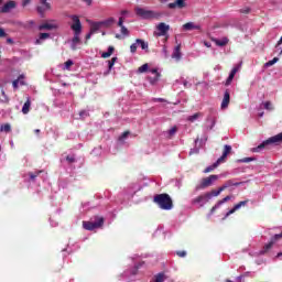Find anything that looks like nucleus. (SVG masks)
Instances as JSON below:
<instances>
[{
	"label": "nucleus",
	"instance_id": "obj_1",
	"mask_svg": "<svg viewBox=\"0 0 282 282\" xmlns=\"http://www.w3.org/2000/svg\"><path fill=\"white\" fill-rule=\"evenodd\" d=\"M73 23L70 24V30L74 33L73 39L70 40V50L76 52L78 50V45H80V34H83V23L80 22V18L78 15H69Z\"/></svg>",
	"mask_w": 282,
	"mask_h": 282
},
{
	"label": "nucleus",
	"instance_id": "obj_2",
	"mask_svg": "<svg viewBox=\"0 0 282 282\" xmlns=\"http://www.w3.org/2000/svg\"><path fill=\"white\" fill-rule=\"evenodd\" d=\"M154 204H158L162 210L173 209V199L169 194H158L154 196Z\"/></svg>",
	"mask_w": 282,
	"mask_h": 282
},
{
	"label": "nucleus",
	"instance_id": "obj_3",
	"mask_svg": "<svg viewBox=\"0 0 282 282\" xmlns=\"http://www.w3.org/2000/svg\"><path fill=\"white\" fill-rule=\"evenodd\" d=\"M279 142H282V132L262 141L258 147L252 148L251 153H261L265 147H270V144H279Z\"/></svg>",
	"mask_w": 282,
	"mask_h": 282
},
{
	"label": "nucleus",
	"instance_id": "obj_4",
	"mask_svg": "<svg viewBox=\"0 0 282 282\" xmlns=\"http://www.w3.org/2000/svg\"><path fill=\"white\" fill-rule=\"evenodd\" d=\"M213 197H218L217 195H215V189H213L212 192L202 194L195 197L194 199H192V206H198V208H202L206 206V204H208V202H210Z\"/></svg>",
	"mask_w": 282,
	"mask_h": 282
},
{
	"label": "nucleus",
	"instance_id": "obj_5",
	"mask_svg": "<svg viewBox=\"0 0 282 282\" xmlns=\"http://www.w3.org/2000/svg\"><path fill=\"white\" fill-rule=\"evenodd\" d=\"M135 14L137 17H140V19L144 20L158 19V17H160V14L155 13V11L140 7L135 8Z\"/></svg>",
	"mask_w": 282,
	"mask_h": 282
},
{
	"label": "nucleus",
	"instance_id": "obj_6",
	"mask_svg": "<svg viewBox=\"0 0 282 282\" xmlns=\"http://www.w3.org/2000/svg\"><path fill=\"white\" fill-rule=\"evenodd\" d=\"M219 180V175L212 174L208 177H205L200 181V184L196 185L195 191H204V188H208V186H213L215 182Z\"/></svg>",
	"mask_w": 282,
	"mask_h": 282
},
{
	"label": "nucleus",
	"instance_id": "obj_7",
	"mask_svg": "<svg viewBox=\"0 0 282 282\" xmlns=\"http://www.w3.org/2000/svg\"><path fill=\"white\" fill-rule=\"evenodd\" d=\"M104 224H105V218L96 217L95 220L84 221L83 228L85 230H96L97 228H102Z\"/></svg>",
	"mask_w": 282,
	"mask_h": 282
},
{
	"label": "nucleus",
	"instance_id": "obj_8",
	"mask_svg": "<svg viewBox=\"0 0 282 282\" xmlns=\"http://www.w3.org/2000/svg\"><path fill=\"white\" fill-rule=\"evenodd\" d=\"M208 140V137H204L199 140V138H196L194 143L195 147L193 149L189 150V155H197V153H199V149H202V144H206Z\"/></svg>",
	"mask_w": 282,
	"mask_h": 282
},
{
	"label": "nucleus",
	"instance_id": "obj_9",
	"mask_svg": "<svg viewBox=\"0 0 282 282\" xmlns=\"http://www.w3.org/2000/svg\"><path fill=\"white\" fill-rule=\"evenodd\" d=\"M230 186H241V182H235L232 180L227 181L223 186H220L218 189H214L215 194L219 197V195H221V193H224V191H226V188H230Z\"/></svg>",
	"mask_w": 282,
	"mask_h": 282
},
{
	"label": "nucleus",
	"instance_id": "obj_10",
	"mask_svg": "<svg viewBox=\"0 0 282 282\" xmlns=\"http://www.w3.org/2000/svg\"><path fill=\"white\" fill-rule=\"evenodd\" d=\"M118 26L121 28L120 33L116 34V39H124L127 36H129V29H127V26H124V18H119L118 21Z\"/></svg>",
	"mask_w": 282,
	"mask_h": 282
},
{
	"label": "nucleus",
	"instance_id": "obj_11",
	"mask_svg": "<svg viewBox=\"0 0 282 282\" xmlns=\"http://www.w3.org/2000/svg\"><path fill=\"white\" fill-rule=\"evenodd\" d=\"M156 30H158V32L155 33L156 36H166V34H169V30H171V25L164 22H160L156 25Z\"/></svg>",
	"mask_w": 282,
	"mask_h": 282
},
{
	"label": "nucleus",
	"instance_id": "obj_12",
	"mask_svg": "<svg viewBox=\"0 0 282 282\" xmlns=\"http://www.w3.org/2000/svg\"><path fill=\"white\" fill-rule=\"evenodd\" d=\"M141 265H144V262H140L138 265H134L132 269L124 271L123 276L126 279H129L130 281H133V276L138 274V270H140Z\"/></svg>",
	"mask_w": 282,
	"mask_h": 282
},
{
	"label": "nucleus",
	"instance_id": "obj_13",
	"mask_svg": "<svg viewBox=\"0 0 282 282\" xmlns=\"http://www.w3.org/2000/svg\"><path fill=\"white\" fill-rule=\"evenodd\" d=\"M37 30H40V31H43V30H48V31L50 30H58V23L55 22V20H51L48 22H44V23L40 24L37 26Z\"/></svg>",
	"mask_w": 282,
	"mask_h": 282
},
{
	"label": "nucleus",
	"instance_id": "obj_14",
	"mask_svg": "<svg viewBox=\"0 0 282 282\" xmlns=\"http://www.w3.org/2000/svg\"><path fill=\"white\" fill-rule=\"evenodd\" d=\"M279 239H282V232L281 234H275L269 243H267L263 248V250L261 251V254H265V252H268V250H270L272 248V246H274V243H276V241H279Z\"/></svg>",
	"mask_w": 282,
	"mask_h": 282
},
{
	"label": "nucleus",
	"instance_id": "obj_15",
	"mask_svg": "<svg viewBox=\"0 0 282 282\" xmlns=\"http://www.w3.org/2000/svg\"><path fill=\"white\" fill-rule=\"evenodd\" d=\"M14 8H17V2L14 0H9L1 7L0 14H8V12L14 10Z\"/></svg>",
	"mask_w": 282,
	"mask_h": 282
},
{
	"label": "nucleus",
	"instance_id": "obj_16",
	"mask_svg": "<svg viewBox=\"0 0 282 282\" xmlns=\"http://www.w3.org/2000/svg\"><path fill=\"white\" fill-rule=\"evenodd\" d=\"M246 204H248V200H241L240 203L236 204L234 206V208H231L226 215H225V219H228V217H230V215L237 213V210H239V208H241L242 206H246Z\"/></svg>",
	"mask_w": 282,
	"mask_h": 282
},
{
	"label": "nucleus",
	"instance_id": "obj_17",
	"mask_svg": "<svg viewBox=\"0 0 282 282\" xmlns=\"http://www.w3.org/2000/svg\"><path fill=\"white\" fill-rule=\"evenodd\" d=\"M239 69H240V66H239V65H236V66L231 69V72H230V74H229V76H228V78H227V80H226V83H225L226 87H228V85H230V84L232 83V80L235 79V76H236L237 72H239Z\"/></svg>",
	"mask_w": 282,
	"mask_h": 282
},
{
	"label": "nucleus",
	"instance_id": "obj_18",
	"mask_svg": "<svg viewBox=\"0 0 282 282\" xmlns=\"http://www.w3.org/2000/svg\"><path fill=\"white\" fill-rule=\"evenodd\" d=\"M182 28L185 32H191L193 30H200L202 29V26H199V24H195V22H187V23L183 24Z\"/></svg>",
	"mask_w": 282,
	"mask_h": 282
},
{
	"label": "nucleus",
	"instance_id": "obj_19",
	"mask_svg": "<svg viewBox=\"0 0 282 282\" xmlns=\"http://www.w3.org/2000/svg\"><path fill=\"white\" fill-rule=\"evenodd\" d=\"M230 199H232L231 196H226L225 198L218 200L214 207L210 210V214L213 215V213H215V210H217V208H219L220 206H224V204H226V202H230Z\"/></svg>",
	"mask_w": 282,
	"mask_h": 282
},
{
	"label": "nucleus",
	"instance_id": "obj_20",
	"mask_svg": "<svg viewBox=\"0 0 282 282\" xmlns=\"http://www.w3.org/2000/svg\"><path fill=\"white\" fill-rule=\"evenodd\" d=\"M230 151H232V147L229 144H226L224 147V152H223L221 156L218 158V162H220V163L224 162V160H226V158H228Z\"/></svg>",
	"mask_w": 282,
	"mask_h": 282
},
{
	"label": "nucleus",
	"instance_id": "obj_21",
	"mask_svg": "<svg viewBox=\"0 0 282 282\" xmlns=\"http://www.w3.org/2000/svg\"><path fill=\"white\" fill-rule=\"evenodd\" d=\"M228 105H230V93L226 90L220 107L221 109H228Z\"/></svg>",
	"mask_w": 282,
	"mask_h": 282
},
{
	"label": "nucleus",
	"instance_id": "obj_22",
	"mask_svg": "<svg viewBox=\"0 0 282 282\" xmlns=\"http://www.w3.org/2000/svg\"><path fill=\"white\" fill-rule=\"evenodd\" d=\"M169 8H170L171 10H173V9H175V8H180V9L186 8V1H185V0H176L175 2H171V3L169 4Z\"/></svg>",
	"mask_w": 282,
	"mask_h": 282
},
{
	"label": "nucleus",
	"instance_id": "obj_23",
	"mask_svg": "<svg viewBox=\"0 0 282 282\" xmlns=\"http://www.w3.org/2000/svg\"><path fill=\"white\" fill-rule=\"evenodd\" d=\"M180 50H182V44L174 47L172 58H175V61H180L182 58V52Z\"/></svg>",
	"mask_w": 282,
	"mask_h": 282
},
{
	"label": "nucleus",
	"instance_id": "obj_24",
	"mask_svg": "<svg viewBox=\"0 0 282 282\" xmlns=\"http://www.w3.org/2000/svg\"><path fill=\"white\" fill-rule=\"evenodd\" d=\"M228 37H221V39H214L213 42L215 43V45H217L218 47H226V45H228Z\"/></svg>",
	"mask_w": 282,
	"mask_h": 282
},
{
	"label": "nucleus",
	"instance_id": "obj_25",
	"mask_svg": "<svg viewBox=\"0 0 282 282\" xmlns=\"http://www.w3.org/2000/svg\"><path fill=\"white\" fill-rule=\"evenodd\" d=\"M50 36V33H40L39 39L35 40V45H41L43 41H47Z\"/></svg>",
	"mask_w": 282,
	"mask_h": 282
},
{
	"label": "nucleus",
	"instance_id": "obj_26",
	"mask_svg": "<svg viewBox=\"0 0 282 282\" xmlns=\"http://www.w3.org/2000/svg\"><path fill=\"white\" fill-rule=\"evenodd\" d=\"M30 107H32V101L29 97L22 107V113H24V116H28V113H30Z\"/></svg>",
	"mask_w": 282,
	"mask_h": 282
},
{
	"label": "nucleus",
	"instance_id": "obj_27",
	"mask_svg": "<svg viewBox=\"0 0 282 282\" xmlns=\"http://www.w3.org/2000/svg\"><path fill=\"white\" fill-rule=\"evenodd\" d=\"M137 43H139V47H141V50H143L144 52H149V42L142 39H137Z\"/></svg>",
	"mask_w": 282,
	"mask_h": 282
},
{
	"label": "nucleus",
	"instance_id": "obj_28",
	"mask_svg": "<svg viewBox=\"0 0 282 282\" xmlns=\"http://www.w3.org/2000/svg\"><path fill=\"white\" fill-rule=\"evenodd\" d=\"M220 164H221V161L217 160L214 164L207 166L204 170V173H210V172L215 171V169H217V166H219Z\"/></svg>",
	"mask_w": 282,
	"mask_h": 282
},
{
	"label": "nucleus",
	"instance_id": "obj_29",
	"mask_svg": "<svg viewBox=\"0 0 282 282\" xmlns=\"http://www.w3.org/2000/svg\"><path fill=\"white\" fill-rule=\"evenodd\" d=\"M100 28H102V22H94L90 26L91 34H96Z\"/></svg>",
	"mask_w": 282,
	"mask_h": 282
},
{
	"label": "nucleus",
	"instance_id": "obj_30",
	"mask_svg": "<svg viewBox=\"0 0 282 282\" xmlns=\"http://www.w3.org/2000/svg\"><path fill=\"white\" fill-rule=\"evenodd\" d=\"M113 46H109L107 52H104L101 54V58H109V56H111V54H113Z\"/></svg>",
	"mask_w": 282,
	"mask_h": 282
},
{
	"label": "nucleus",
	"instance_id": "obj_31",
	"mask_svg": "<svg viewBox=\"0 0 282 282\" xmlns=\"http://www.w3.org/2000/svg\"><path fill=\"white\" fill-rule=\"evenodd\" d=\"M0 131H4V133H10L12 131V126H10V123H4L0 127Z\"/></svg>",
	"mask_w": 282,
	"mask_h": 282
},
{
	"label": "nucleus",
	"instance_id": "obj_32",
	"mask_svg": "<svg viewBox=\"0 0 282 282\" xmlns=\"http://www.w3.org/2000/svg\"><path fill=\"white\" fill-rule=\"evenodd\" d=\"M199 118H202V113L200 112H196V113L189 116L187 118V120H188V122H195V120H198Z\"/></svg>",
	"mask_w": 282,
	"mask_h": 282
},
{
	"label": "nucleus",
	"instance_id": "obj_33",
	"mask_svg": "<svg viewBox=\"0 0 282 282\" xmlns=\"http://www.w3.org/2000/svg\"><path fill=\"white\" fill-rule=\"evenodd\" d=\"M41 173H43V171H36L35 173L30 172L29 173L30 181L34 182V180H36V177H39V175H41Z\"/></svg>",
	"mask_w": 282,
	"mask_h": 282
},
{
	"label": "nucleus",
	"instance_id": "obj_34",
	"mask_svg": "<svg viewBox=\"0 0 282 282\" xmlns=\"http://www.w3.org/2000/svg\"><path fill=\"white\" fill-rule=\"evenodd\" d=\"M138 47H139V43H138V40H135V42L130 45V53L135 54V52H138Z\"/></svg>",
	"mask_w": 282,
	"mask_h": 282
},
{
	"label": "nucleus",
	"instance_id": "obj_35",
	"mask_svg": "<svg viewBox=\"0 0 282 282\" xmlns=\"http://www.w3.org/2000/svg\"><path fill=\"white\" fill-rule=\"evenodd\" d=\"M41 6L44 7L45 10H52V4H50V2H47V0H39Z\"/></svg>",
	"mask_w": 282,
	"mask_h": 282
},
{
	"label": "nucleus",
	"instance_id": "obj_36",
	"mask_svg": "<svg viewBox=\"0 0 282 282\" xmlns=\"http://www.w3.org/2000/svg\"><path fill=\"white\" fill-rule=\"evenodd\" d=\"M275 63H279V57H274L273 59L267 62L264 67H272V65H275Z\"/></svg>",
	"mask_w": 282,
	"mask_h": 282
},
{
	"label": "nucleus",
	"instance_id": "obj_37",
	"mask_svg": "<svg viewBox=\"0 0 282 282\" xmlns=\"http://www.w3.org/2000/svg\"><path fill=\"white\" fill-rule=\"evenodd\" d=\"M144 72H149V64H143L141 67L138 68L139 74H144Z\"/></svg>",
	"mask_w": 282,
	"mask_h": 282
},
{
	"label": "nucleus",
	"instance_id": "obj_38",
	"mask_svg": "<svg viewBox=\"0 0 282 282\" xmlns=\"http://www.w3.org/2000/svg\"><path fill=\"white\" fill-rule=\"evenodd\" d=\"M148 80L150 82L151 85H155V83H158V80H160V76L158 75H153V77H148Z\"/></svg>",
	"mask_w": 282,
	"mask_h": 282
},
{
	"label": "nucleus",
	"instance_id": "obj_39",
	"mask_svg": "<svg viewBox=\"0 0 282 282\" xmlns=\"http://www.w3.org/2000/svg\"><path fill=\"white\" fill-rule=\"evenodd\" d=\"M239 162L241 164H248L250 162H254V158H243V159H240Z\"/></svg>",
	"mask_w": 282,
	"mask_h": 282
},
{
	"label": "nucleus",
	"instance_id": "obj_40",
	"mask_svg": "<svg viewBox=\"0 0 282 282\" xmlns=\"http://www.w3.org/2000/svg\"><path fill=\"white\" fill-rule=\"evenodd\" d=\"M263 107H264V109H267L268 111H273V110H274V107H272V102H270V101H265V102L263 104Z\"/></svg>",
	"mask_w": 282,
	"mask_h": 282
},
{
	"label": "nucleus",
	"instance_id": "obj_41",
	"mask_svg": "<svg viewBox=\"0 0 282 282\" xmlns=\"http://www.w3.org/2000/svg\"><path fill=\"white\" fill-rule=\"evenodd\" d=\"M22 76H20L18 79L13 80V88L18 89L19 84L23 85V82H21Z\"/></svg>",
	"mask_w": 282,
	"mask_h": 282
},
{
	"label": "nucleus",
	"instance_id": "obj_42",
	"mask_svg": "<svg viewBox=\"0 0 282 282\" xmlns=\"http://www.w3.org/2000/svg\"><path fill=\"white\" fill-rule=\"evenodd\" d=\"M174 133H177V127H173V128H171L169 131H167V135L170 137V138H173V134Z\"/></svg>",
	"mask_w": 282,
	"mask_h": 282
},
{
	"label": "nucleus",
	"instance_id": "obj_43",
	"mask_svg": "<svg viewBox=\"0 0 282 282\" xmlns=\"http://www.w3.org/2000/svg\"><path fill=\"white\" fill-rule=\"evenodd\" d=\"M87 116H89V112L86 111V110H82V111L79 112V118H80L82 120H85V118H87Z\"/></svg>",
	"mask_w": 282,
	"mask_h": 282
},
{
	"label": "nucleus",
	"instance_id": "obj_44",
	"mask_svg": "<svg viewBox=\"0 0 282 282\" xmlns=\"http://www.w3.org/2000/svg\"><path fill=\"white\" fill-rule=\"evenodd\" d=\"M66 162L68 164H73V162H76V156H74V155L66 156Z\"/></svg>",
	"mask_w": 282,
	"mask_h": 282
},
{
	"label": "nucleus",
	"instance_id": "obj_45",
	"mask_svg": "<svg viewBox=\"0 0 282 282\" xmlns=\"http://www.w3.org/2000/svg\"><path fill=\"white\" fill-rule=\"evenodd\" d=\"M116 22V19L113 18H109L108 20L102 22V25H111L112 23Z\"/></svg>",
	"mask_w": 282,
	"mask_h": 282
},
{
	"label": "nucleus",
	"instance_id": "obj_46",
	"mask_svg": "<svg viewBox=\"0 0 282 282\" xmlns=\"http://www.w3.org/2000/svg\"><path fill=\"white\" fill-rule=\"evenodd\" d=\"M120 19H122L123 18V22H124V19H127V17H129V10H122L121 12H120Z\"/></svg>",
	"mask_w": 282,
	"mask_h": 282
},
{
	"label": "nucleus",
	"instance_id": "obj_47",
	"mask_svg": "<svg viewBox=\"0 0 282 282\" xmlns=\"http://www.w3.org/2000/svg\"><path fill=\"white\" fill-rule=\"evenodd\" d=\"M126 138H129V131L123 132V133L119 137V141L122 142V140H126Z\"/></svg>",
	"mask_w": 282,
	"mask_h": 282
},
{
	"label": "nucleus",
	"instance_id": "obj_48",
	"mask_svg": "<svg viewBox=\"0 0 282 282\" xmlns=\"http://www.w3.org/2000/svg\"><path fill=\"white\" fill-rule=\"evenodd\" d=\"M150 73H151L153 76H162V75L160 74V72H158V68H151V69H150Z\"/></svg>",
	"mask_w": 282,
	"mask_h": 282
},
{
	"label": "nucleus",
	"instance_id": "obj_49",
	"mask_svg": "<svg viewBox=\"0 0 282 282\" xmlns=\"http://www.w3.org/2000/svg\"><path fill=\"white\" fill-rule=\"evenodd\" d=\"M36 10H37L39 14H43V12H45V10H50V9H45V7L42 6V7H37Z\"/></svg>",
	"mask_w": 282,
	"mask_h": 282
},
{
	"label": "nucleus",
	"instance_id": "obj_50",
	"mask_svg": "<svg viewBox=\"0 0 282 282\" xmlns=\"http://www.w3.org/2000/svg\"><path fill=\"white\" fill-rule=\"evenodd\" d=\"M70 65H74V61L68 59V61L65 63V69H69V66H70Z\"/></svg>",
	"mask_w": 282,
	"mask_h": 282
},
{
	"label": "nucleus",
	"instance_id": "obj_51",
	"mask_svg": "<svg viewBox=\"0 0 282 282\" xmlns=\"http://www.w3.org/2000/svg\"><path fill=\"white\" fill-rule=\"evenodd\" d=\"M0 102H4V104L10 102V98H8V95H4V97H2V98L0 99Z\"/></svg>",
	"mask_w": 282,
	"mask_h": 282
},
{
	"label": "nucleus",
	"instance_id": "obj_52",
	"mask_svg": "<svg viewBox=\"0 0 282 282\" xmlns=\"http://www.w3.org/2000/svg\"><path fill=\"white\" fill-rule=\"evenodd\" d=\"M6 36H7L6 30L3 28H0V39H3Z\"/></svg>",
	"mask_w": 282,
	"mask_h": 282
},
{
	"label": "nucleus",
	"instance_id": "obj_53",
	"mask_svg": "<svg viewBox=\"0 0 282 282\" xmlns=\"http://www.w3.org/2000/svg\"><path fill=\"white\" fill-rule=\"evenodd\" d=\"M32 3V0H23L22 1V8H25L26 6H30Z\"/></svg>",
	"mask_w": 282,
	"mask_h": 282
},
{
	"label": "nucleus",
	"instance_id": "obj_54",
	"mask_svg": "<svg viewBox=\"0 0 282 282\" xmlns=\"http://www.w3.org/2000/svg\"><path fill=\"white\" fill-rule=\"evenodd\" d=\"M176 254H177V257L184 258V257H186V251H177Z\"/></svg>",
	"mask_w": 282,
	"mask_h": 282
},
{
	"label": "nucleus",
	"instance_id": "obj_55",
	"mask_svg": "<svg viewBox=\"0 0 282 282\" xmlns=\"http://www.w3.org/2000/svg\"><path fill=\"white\" fill-rule=\"evenodd\" d=\"M113 65H116V64H113V62L108 61V69H109V72H111V69H113Z\"/></svg>",
	"mask_w": 282,
	"mask_h": 282
},
{
	"label": "nucleus",
	"instance_id": "obj_56",
	"mask_svg": "<svg viewBox=\"0 0 282 282\" xmlns=\"http://www.w3.org/2000/svg\"><path fill=\"white\" fill-rule=\"evenodd\" d=\"M166 100L164 98H154L153 102H165Z\"/></svg>",
	"mask_w": 282,
	"mask_h": 282
},
{
	"label": "nucleus",
	"instance_id": "obj_57",
	"mask_svg": "<svg viewBox=\"0 0 282 282\" xmlns=\"http://www.w3.org/2000/svg\"><path fill=\"white\" fill-rule=\"evenodd\" d=\"M240 12H242V14H248V12H250V8L241 9Z\"/></svg>",
	"mask_w": 282,
	"mask_h": 282
},
{
	"label": "nucleus",
	"instance_id": "obj_58",
	"mask_svg": "<svg viewBox=\"0 0 282 282\" xmlns=\"http://www.w3.org/2000/svg\"><path fill=\"white\" fill-rule=\"evenodd\" d=\"M91 36H94V33H91V31H89L88 34H86V41H89V39H91Z\"/></svg>",
	"mask_w": 282,
	"mask_h": 282
},
{
	"label": "nucleus",
	"instance_id": "obj_59",
	"mask_svg": "<svg viewBox=\"0 0 282 282\" xmlns=\"http://www.w3.org/2000/svg\"><path fill=\"white\" fill-rule=\"evenodd\" d=\"M50 223H51V226H52L53 228L56 227V226H58V223L52 221V218H50Z\"/></svg>",
	"mask_w": 282,
	"mask_h": 282
},
{
	"label": "nucleus",
	"instance_id": "obj_60",
	"mask_svg": "<svg viewBox=\"0 0 282 282\" xmlns=\"http://www.w3.org/2000/svg\"><path fill=\"white\" fill-rule=\"evenodd\" d=\"M117 61H118V57H112V58L110 59V62H111L112 64H115V65H116Z\"/></svg>",
	"mask_w": 282,
	"mask_h": 282
},
{
	"label": "nucleus",
	"instance_id": "obj_61",
	"mask_svg": "<svg viewBox=\"0 0 282 282\" xmlns=\"http://www.w3.org/2000/svg\"><path fill=\"white\" fill-rule=\"evenodd\" d=\"M7 43L12 44V43H14V40H12V37H8V39H7Z\"/></svg>",
	"mask_w": 282,
	"mask_h": 282
},
{
	"label": "nucleus",
	"instance_id": "obj_62",
	"mask_svg": "<svg viewBox=\"0 0 282 282\" xmlns=\"http://www.w3.org/2000/svg\"><path fill=\"white\" fill-rule=\"evenodd\" d=\"M85 3H87L88 6H91L93 0H84Z\"/></svg>",
	"mask_w": 282,
	"mask_h": 282
},
{
	"label": "nucleus",
	"instance_id": "obj_63",
	"mask_svg": "<svg viewBox=\"0 0 282 282\" xmlns=\"http://www.w3.org/2000/svg\"><path fill=\"white\" fill-rule=\"evenodd\" d=\"M205 47H210V42H204Z\"/></svg>",
	"mask_w": 282,
	"mask_h": 282
},
{
	"label": "nucleus",
	"instance_id": "obj_64",
	"mask_svg": "<svg viewBox=\"0 0 282 282\" xmlns=\"http://www.w3.org/2000/svg\"><path fill=\"white\" fill-rule=\"evenodd\" d=\"M282 44V36L280 37L279 42H278V45H281Z\"/></svg>",
	"mask_w": 282,
	"mask_h": 282
}]
</instances>
